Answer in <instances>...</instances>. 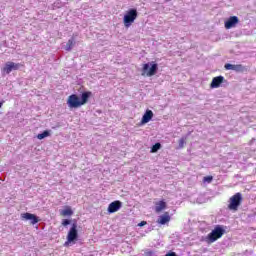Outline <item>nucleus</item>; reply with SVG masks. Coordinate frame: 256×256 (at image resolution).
Segmentation results:
<instances>
[{"mask_svg": "<svg viewBox=\"0 0 256 256\" xmlns=\"http://www.w3.org/2000/svg\"><path fill=\"white\" fill-rule=\"evenodd\" d=\"M159 149H161V143L158 142L152 146L150 153H157Z\"/></svg>", "mask_w": 256, "mask_h": 256, "instance_id": "6ab92c4d", "label": "nucleus"}, {"mask_svg": "<svg viewBox=\"0 0 256 256\" xmlns=\"http://www.w3.org/2000/svg\"><path fill=\"white\" fill-rule=\"evenodd\" d=\"M61 224H62L63 227H67V225H71V220L64 219V220H62Z\"/></svg>", "mask_w": 256, "mask_h": 256, "instance_id": "412c9836", "label": "nucleus"}, {"mask_svg": "<svg viewBox=\"0 0 256 256\" xmlns=\"http://www.w3.org/2000/svg\"><path fill=\"white\" fill-rule=\"evenodd\" d=\"M224 69H226V71H241V69H243V66L241 64L233 65V64L227 63L224 65Z\"/></svg>", "mask_w": 256, "mask_h": 256, "instance_id": "4468645a", "label": "nucleus"}, {"mask_svg": "<svg viewBox=\"0 0 256 256\" xmlns=\"http://www.w3.org/2000/svg\"><path fill=\"white\" fill-rule=\"evenodd\" d=\"M145 225H147L146 221H142L138 224V227H145Z\"/></svg>", "mask_w": 256, "mask_h": 256, "instance_id": "5701e85b", "label": "nucleus"}, {"mask_svg": "<svg viewBox=\"0 0 256 256\" xmlns=\"http://www.w3.org/2000/svg\"><path fill=\"white\" fill-rule=\"evenodd\" d=\"M166 1H171V0H166Z\"/></svg>", "mask_w": 256, "mask_h": 256, "instance_id": "a878e982", "label": "nucleus"}, {"mask_svg": "<svg viewBox=\"0 0 256 256\" xmlns=\"http://www.w3.org/2000/svg\"><path fill=\"white\" fill-rule=\"evenodd\" d=\"M3 103H4L3 101L0 102V109H1V107H3Z\"/></svg>", "mask_w": 256, "mask_h": 256, "instance_id": "393cba45", "label": "nucleus"}, {"mask_svg": "<svg viewBox=\"0 0 256 256\" xmlns=\"http://www.w3.org/2000/svg\"><path fill=\"white\" fill-rule=\"evenodd\" d=\"M164 209H167V203L165 201L161 200L156 203L155 211L157 213H161V211H163Z\"/></svg>", "mask_w": 256, "mask_h": 256, "instance_id": "2eb2a0df", "label": "nucleus"}, {"mask_svg": "<svg viewBox=\"0 0 256 256\" xmlns=\"http://www.w3.org/2000/svg\"><path fill=\"white\" fill-rule=\"evenodd\" d=\"M213 181V176H205L203 178V183H212Z\"/></svg>", "mask_w": 256, "mask_h": 256, "instance_id": "aec40b11", "label": "nucleus"}, {"mask_svg": "<svg viewBox=\"0 0 256 256\" xmlns=\"http://www.w3.org/2000/svg\"><path fill=\"white\" fill-rule=\"evenodd\" d=\"M185 143H186L185 138H181L179 140V147H180V149H183V147H185Z\"/></svg>", "mask_w": 256, "mask_h": 256, "instance_id": "4be33fe9", "label": "nucleus"}, {"mask_svg": "<svg viewBox=\"0 0 256 256\" xmlns=\"http://www.w3.org/2000/svg\"><path fill=\"white\" fill-rule=\"evenodd\" d=\"M60 215L62 217H71V215H73V210L71 209V207H67L60 212Z\"/></svg>", "mask_w": 256, "mask_h": 256, "instance_id": "dca6fc26", "label": "nucleus"}, {"mask_svg": "<svg viewBox=\"0 0 256 256\" xmlns=\"http://www.w3.org/2000/svg\"><path fill=\"white\" fill-rule=\"evenodd\" d=\"M89 97H91V92H83L81 98L77 94H72L67 99V105L70 109H79L87 104Z\"/></svg>", "mask_w": 256, "mask_h": 256, "instance_id": "f257e3e1", "label": "nucleus"}, {"mask_svg": "<svg viewBox=\"0 0 256 256\" xmlns=\"http://www.w3.org/2000/svg\"><path fill=\"white\" fill-rule=\"evenodd\" d=\"M75 45V40H68L66 44V51H71L73 49V46Z\"/></svg>", "mask_w": 256, "mask_h": 256, "instance_id": "a211bd4d", "label": "nucleus"}, {"mask_svg": "<svg viewBox=\"0 0 256 256\" xmlns=\"http://www.w3.org/2000/svg\"><path fill=\"white\" fill-rule=\"evenodd\" d=\"M225 81V77L223 76H217L212 79V82L210 84L211 89H218V87H221V84Z\"/></svg>", "mask_w": 256, "mask_h": 256, "instance_id": "9b49d317", "label": "nucleus"}, {"mask_svg": "<svg viewBox=\"0 0 256 256\" xmlns=\"http://www.w3.org/2000/svg\"><path fill=\"white\" fill-rule=\"evenodd\" d=\"M158 66L157 64H152V66L149 69V64H144L142 68V75L146 77H153L155 73H157Z\"/></svg>", "mask_w": 256, "mask_h": 256, "instance_id": "0eeeda50", "label": "nucleus"}, {"mask_svg": "<svg viewBox=\"0 0 256 256\" xmlns=\"http://www.w3.org/2000/svg\"><path fill=\"white\" fill-rule=\"evenodd\" d=\"M241 203H243V195L240 192H238L230 197L228 209L230 211H237Z\"/></svg>", "mask_w": 256, "mask_h": 256, "instance_id": "20e7f679", "label": "nucleus"}, {"mask_svg": "<svg viewBox=\"0 0 256 256\" xmlns=\"http://www.w3.org/2000/svg\"><path fill=\"white\" fill-rule=\"evenodd\" d=\"M77 237H79V232L77 231V222H74L67 234V243L77 241Z\"/></svg>", "mask_w": 256, "mask_h": 256, "instance_id": "423d86ee", "label": "nucleus"}, {"mask_svg": "<svg viewBox=\"0 0 256 256\" xmlns=\"http://www.w3.org/2000/svg\"><path fill=\"white\" fill-rule=\"evenodd\" d=\"M225 233V228L221 225H216L214 229L205 237L206 243L211 245V243H215V241H219L223 234Z\"/></svg>", "mask_w": 256, "mask_h": 256, "instance_id": "f03ea898", "label": "nucleus"}, {"mask_svg": "<svg viewBox=\"0 0 256 256\" xmlns=\"http://www.w3.org/2000/svg\"><path fill=\"white\" fill-rule=\"evenodd\" d=\"M121 207H123V203L119 200H116L109 204L107 211L108 213H117Z\"/></svg>", "mask_w": 256, "mask_h": 256, "instance_id": "9d476101", "label": "nucleus"}, {"mask_svg": "<svg viewBox=\"0 0 256 256\" xmlns=\"http://www.w3.org/2000/svg\"><path fill=\"white\" fill-rule=\"evenodd\" d=\"M20 67H25V65L15 62H6L4 67L2 68V72L6 73V75H9L11 71H19Z\"/></svg>", "mask_w": 256, "mask_h": 256, "instance_id": "39448f33", "label": "nucleus"}, {"mask_svg": "<svg viewBox=\"0 0 256 256\" xmlns=\"http://www.w3.org/2000/svg\"><path fill=\"white\" fill-rule=\"evenodd\" d=\"M139 17V13L137 12V9L131 8L128 11H126L124 17H123V24L124 27L129 28L135 23V20Z\"/></svg>", "mask_w": 256, "mask_h": 256, "instance_id": "7ed1b4c3", "label": "nucleus"}, {"mask_svg": "<svg viewBox=\"0 0 256 256\" xmlns=\"http://www.w3.org/2000/svg\"><path fill=\"white\" fill-rule=\"evenodd\" d=\"M169 221H171V216L169 215V212H165L158 218L157 223H159V225H166Z\"/></svg>", "mask_w": 256, "mask_h": 256, "instance_id": "f8f14e48", "label": "nucleus"}, {"mask_svg": "<svg viewBox=\"0 0 256 256\" xmlns=\"http://www.w3.org/2000/svg\"><path fill=\"white\" fill-rule=\"evenodd\" d=\"M237 25H239V17L237 16H230L224 22L225 29H233V27H237Z\"/></svg>", "mask_w": 256, "mask_h": 256, "instance_id": "1a4fd4ad", "label": "nucleus"}, {"mask_svg": "<svg viewBox=\"0 0 256 256\" xmlns=\"http://www.w3.org/2000/svg\"><path fill=\"white\" fill-rule=\"evenodd\" d=\"M21 219H23L24 221H30L31 225H37V223H39V217L29 212L22 213Z\"/></svg>", "mask_w": 256, "mask_h": 256, "instance_id": "6e6552de", "label": "nucleus"}, {"mask_svg": "<svg viewBox=\"0 0 256 256\" xmlns=\"http://www.w3.org/2000/svg\"><path fill=\"white\" fill-rule=\"evenodd\" d=\"M50 136H51V132L49 130H45L43 133H40L37 135V139L41 141L42 139H45V137H50Z\"/></svg>", "mask_w": 256, "mask_h": 256, "instance_id": "f3484780", "label": "nucleus"}, {"mask_svg": "<svg viewBox=\"0 0 256 256\" xmlns=\"http://www.w3.org/2000/svg\"><path fill=\"white\" fill-rule=\"evenodd\" d=\"M153 119V111L147 110L144 115L142 116L141 123L142 125H145L146 123H149Z\"/></svg>", "mask_w": 256, "mask_h": 256, "instance_id": "ddd939ff", "label": "nucleus"}, {"mask_svg": "<svg viewBox=\"0 0 256 256\" xmlns=\"http://www.w3.org/2000/svg\"><path fill=\"white\" fill-rule=\"evenodd\" d=\"M165 256H177L175 252H168Z\"/></svg>", "mask_w": 256, "mask_h": 256, "instance_id": "b1692460", "label": "nucleus"}]
</instances>
